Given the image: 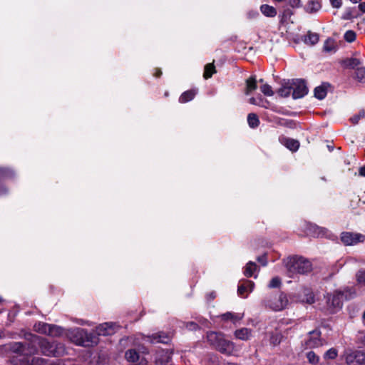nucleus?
Returning a JSON list of instances; mask_svg holds the SVG:
<instances>
[{
  "label": "nucleus",
  "instance_id": "obj_11",
  "mask_svg": "<svg viewBox=\"0 0 365 365\" xmlns=\"http://www.w3.org/2000/svg\"><path fill=\"white\" fill-rule=\"evenodd\" d=\"M292 97L294 99L304 97L308 93V88L305 81L301 79H297L292 83Z\"/></svg>",
  "mask_w": 365,
  "mask_h": 365
},
{
  "label": "nucleus",
  "instance_id": "obj_23",
  "mask_svg": "<svg viewBox=\"0 0 365 365\" xmlns=\"http://www.w3.org/2000/svg\"><path fill=\"white\" fill-rule=\"evenodd\" d=\"M327 93V91L325 84L317 86L314 89V96L319 100L324 99L326 97Z\"/></svg>",
  "mask_w": 365,
  "mask_h": 365
},
{
  "label": "nucleus",
  "instance_id": "obj_56",
  "mask_svg": "<svg viewBox=\"0 0 365 365\" xmlns=\"http://www.w3.org/2000/svg\"><path fill=\"white\" fill-rule=\"evenodd\" d=\"M5 175H6L5 170L2 168H0V176Z\"/></svg>",
  "mask_w": 365,
  "mask_h": 365
},
{
  "label": "nucleus",
  "instance_id": "obj_53",
  "mask_svg": "<svg viewBox=\"0 0 365 365\" xmlns=\"http://www.w3.org/2000/svg\"><path fill=\"white\" fill-rule=\"evenodd\" d=\"M249 103H250V104H252V105H257V100H256V98H254V97H252V98H250L249 99Z\"/></svg>",
  "mask_w": 365,
  "mask_h": 365
},
{
  "label": "nucleus",
  "instance_id": "obj_1",
  "mask_svg": "<svg viewBox=\"0 0 365 365\" xmlns=\"http://www.w3.org/2000/svg\"><path fill=\"white\" fill-rule=\"evenodd\" d=\"M27 342H15L11 346V350L14 353H21L24 355H33L41 353L47 356L58 357L65 354V346L56 341H49L47 339L34 334L26 336Z\"/></svg>",
  "mask_w": 365,
  "mask_h": 365
},
{
  "label": "nucleus",
  "instance_id": "obj_21",
  "mask_svg": "<svg viewBox=\"0 0 365 365\" xmlns=\"http://www.w3.org/2000/svg\"><path fill=\"white\" fill-rule=\"evenodd\" d=\"M361 61L356 58H346L343 61V65L346 68L356 69L358 67H361Z\"/></svg>",
  "mask_w": 365,
  "mask_h": 365
},
{
  "label": "nucleus",
  "instance_id": "obj_18",
  "mask_svg": "<svg viewBox=\"0 0 365 365\" xmlns=\"http://www.w3.org/2000/svg\"><path fill=\"white\" fill-rule=\"evenodd\" d=\"M235 336L238 339L247 341L250 339L252 331L247 328H242L235 331Z\"/></svg>",
  "mask_w": 365,
  "mask_h": 365
},
{
  "label": "nucleus",
  "instance_id": "obj_26",
  "mask_svg": "<svg viewBox=\"0 0 365 365\" xmlns=\"http://www.w3.org/2000/svg\"><path fill=\"white\" fill-rule=\"evenodd\" d=\"M321 4L319 1H311L306 6V11L308 13H314L321 9Z\"/></svg>",
  "mask_w": 365,
  "mask_h": 365
},
{
  "label": "nucleus",
  "instance_id": "obj_45",
  "mask_svg": "<svg viewBox=\"0 0 365 365\" xmlns=\"http://www.w3.org/2000/svg\"><path fill=\"white\" fill-rule=\"evenodd\" d=\"M331 6L334 8L339 9L342 5L341 0H329Z\"/></svg>",
  "mask_w": 365,
  "mask_h": 365
},
{
  "label": "nucleus",
  "instance_id": "obj_37",
  "mask_svg": "<svg viewBox=\"0 0 365 365\" xmlns=\"http://www.w3.org/2000/svg\"><path fill=\"white\" fill-rule=\"evenodd\" d=\"M356 33L352 30L347 31L344 36V40L349 43L354 42L356 40Z\"/></svg>",
  "mask_w": 365,
  "mask_h": 365
},
{
  "label": "nucleus",
  "instance_id": "obj_12",
  "mask_svg": "<svg viewBox=\"0 0 365 365\" xmlns=\"http://www.w3.org/2000/svg\"><path fill=\"white\" fill-rule=\"evenodd\" d=\"M307 348H315L323 345V340L320 338V332L317 330L310 331L309 338L305 342Z\"/></svg>",
  "mask_w": 365,
  "mask_h": 365
},
{
  "label": "nucleus",
  "instance_id": "obj_59",
  "mask_svg": "<svg viewBox=\"0 0 365 365\" xmlns=\"http://www.w3.org/2000/svg\"><path fill=\"white\" fill-rule=\"evenodd\" d=\"M215 297V293H213V292H212V293H211V294H210V298H211V299H214Z\"/></svg>",
  "mask_w": 365,
  "mask_h": 365
},
{
  "label": "nucleus",
  "instance_id": "obj_17",
  "mask_svg": "<svg viewBox=\"0 0 365 365\" xmlns=\"http://www.w3.org/2000/svg\"><path fill=\"white\" fill-rule=\"evenodd\" d=\"M319 36L317 33L309 31L308 34L302 37L304 43L309 46H314L318 43Z\"/></svg>",
  "mask_w": 365,
  "mask_h": 365
},
{
  "label": "nucleus",
  "instance_id": "obj_46",
  "mask_svg": "<svg viewBox=\"0 0 365 365\" xmlns=\"http://www.w3.org/2000/svg\"><path fill=\"white\" fill-rule=\"evenodd\" d=\"M186 327L189 330H196L197 329H198L199 327L195 322H190L187 323Z\"/></svg>",
  "mask_w": 365,
  "mask_h": 365
},
{
  "label": "nucleus",
  "instance_id": "obj_41",
  "mask_svg": "<svg viewBox=\"0 0 365 365\" xmlns=\"http://www.w3.org/2000/svg\"><path fill=\"white\" fill-rule=\"evenodd\" d=\"M356 280L359 283L365 285V269H360L356 274Z\"/></svg>",
  "mask_w": 365,
  "mask_h": 365
},
{
  "label": "nucleus",
  "instance_id": "obj_55",
  "mask_svg": "<svg viewBox=\"0 0 365 365\" xmlns=\"http://www.w3.org/2000/svg\"><path fill=\"white\" fill-rule=\"evenodd\" d=\"M6 192L5 187H0V195H4Z\"/></svg>",
  "mask_w": 365,
  "mask_h": 365
},
{
  "label": "nucleus",
  "instance_id": "obj_4",
  "mask_svg": "<svg viewBox=\"0 0 365 365\" xmlns=\"http://www.w3.org/2000/svg\"><path fill=\"white\" fill-rule=\"evenodd\" d=\"M355 292L351 289H345L343 291H336L333 294H327V305L330 312L334 313L342 307L344 299H349L353 297Z\"/></svg>",
  "mask_w": 365,
  "mask_h": 365
},
{
  "label": "nucleus",
  "instance_id": "obj_29",
  "mask_svg": "<svg viewBox=\"0 0 365 365\" xmlns=\"http://www.w3.org/2000/svg\"><path fill=\"white\" fill-rule=\"evenodd\" d=\"M247 122L249 125L252 128H257L259 124V120L257 115L252 113L248 114Z\"/></svg>",
  "mask_w": 365,
  "mask_h": 365
},
{
  "label": "nucleus",
  "instance_id": "obj_2",
  "mask_svg": "<svg viewBox=\"0 0 365 365\" xmlns=\"http://www.w3.org/2000/svg\"><path fill=\"white\" fill-rule=\"evenodd\" d=\"M207 340L211 346L222 354L231 355L235 351L234 343L226 339L222 333L210 331L207 334Z\"/></svg>",
  "mask_w": 365,
  "mask_h": 365
},
{
  "label": "nucleus",
  "instance_id": "obj_33",
  "mask_svg": "<svg viewBox=\"0 0 365 365\" xmlns=\"http://www.w3.org/2000/svg\"><path fill=\"white\" fill-rule=\"evenodd\" d=\"M353 8H346L341 16L343 20H350L353 18L358 17L359 14H354Z\"/></svg>",
  "mask_w": 365,
  "mask_h": 365
},
{
  "label": "nucleus",
  "instance_id": "obj_6",
  "mask_svg": "<svg viewBox=\"0 0 365 365\" xmlns=\"http://www.w3.org/2000/svg\"><path fill=\"white\" fill-rule=\"evenodd\" d=\"M34 329L39 334H46L53 337L60 336L63 332L61 327L41 322L35 324Z\"/></svg>",
  "mask_w": 365,
  "mask_h": 365
},
{
  "label": "nucleus",
  "instance_id": "obj_27",
  "mask_svg": "<svg viewBox=\"0 0 365 365\" xmlns=\"http://www.w3.org/2000/svg\"><path fill=\"white\" fill-rule=\"evenodd\" d=\"M257 266L255 262H249L245 267V275L247 277L253 276L255 271L257 269Z\"/></svg>",
  "mask_w": 365,
  "mask_h": 365
},
{
  "label": "nucleus",
  "instance_id": "obj_44",
  "mask_svg": "<svg viewBox=\"0 0 365 365\" xmlns=\"http://www.w3.org/2000/svg\"><path fill=\"white\" fill-rule=\"evenodd\" d=\"M312 227L314 230V234L315 235H317V237H319V235H324V229L323 228L319 227L317 225H312Z\"/></svg>",
  "mask_w": 365,
  "mask_h": 365
},
{
  "label": "nucleus",
  "instance_id": "obj_10",
  "mask_svg": "<svg viewBox=\"0 0 365 365\" xmlns=\"http://www.w3.org/2000/svg\"><path fill=\"white\" fill-rule=\"evenodd\" d=\"M341 240L344 245L352 246L365 240V235L360 233L344 232L341 234Z\"/></svg>",
  "mask_w": 365,
  "mask_h": 365
},
{
  "label": "nucleus",
  "instance_id": "obj_49",
  "mask_svg": "<svg viewBox=\"0 0 365 365\" xmlns=\"http://www.w3.org/2000/svg\"><path fill=\"white\" fill-rule=\"evenodd\" d=\"M257 261L260 262L263 266L267 265V259L265 256H261L257 257Z\"/></svg>",
  "mask_w": 365,
  "mask_h": 365
},
{
  "label": "nucleus",
  "instance_id": "obj_52",
  "mask_svg": "<svg viewBox=\"0 0 365 365\" xmlns=\"http://www.w3.org/2000/svg\"><path fill=\"white\" fill-rule=\"evenodd\" d=\"M359 9L361 13H365V2H361L359 4Z\"/></svg>",
  "mask_w": 365,
  "mask_h": 365
},
{
  "label": "nucleus",
  "instance_id": "obj_60",
  "mask_svg": "<svg viewBox=\"0 0 365 365\" xmlns=\"http://www.w3.org/2000/svg\"><path fill=\"white\" fill-rule=\"evenodd\" d=\"M362 318H363L364 323L365 324V312H364Z\"/></svg>",
  "mask_w": 365,
  "mask_h": 365
},
{
  "label": "nucleus",
  "instance_id": "obj_13",
  "mask_svg": "<svg viewBox=\"0 0 365 365\" xmlns=\"http://www.w3.org/2000/svg\"><path fill=\"white\" fill-rule=\"evenodd\" d=\"M125 358L130 361L135 363L134 365H148V361L144 357H140L135 349H129L125 352Z\"/></svg>",
  "mask_w": 365,
  "mask_h": 365
},
{
  "label": "nucleus",
  "instance_id": "obj_25",
  "mask_svg": "<svg viewBox=\"0 0 365 365\" xmlns=\"http://www.w3.org/2000/svg\"><path fill=\"white\" fill-rule=\"evenodd\" d=\"M292 90V86L291 83H287L285 85H283L278 91L277 93L281 97L287 98L288 97L291 91Z\"/></svg>",
  "mask_w": 365,
  "mask_h": 365
},
{
  "label": "nucleus",
  "instance_id": "obj_22",
  "mask_svg": "<svg viewBox=\"0 0 365 365\" xmlns=\"http://www.w3.org/2000/svg\"><path fill=\"white\" fill-rule=\"evenodd\" d=\"M222 320L228 321L230 320L233 322L241 320L243 318V314L227 312L221 315Z\"/></svg>",
  "mask_w": 365,
  "mask_h": 365
},
{
  "label": "nucleus",
  "instance_id": "obj_61",
  "mask_svg": "<svg viewBox=\"0 0 365 365\" xmlns=\"http://www.w3.org/2000/svg\"><path fill=\"white\" fill-rule=\"evenodd\" d=\"M363 343L365 345V334H364V339H363Z\"/></svg>",
  "mask_w": 365,
  "mask_h": 365
},
{
  "label": "nucleus",
  "instance_id": "obj_34",
  "mask_svg": "<svg viewBox=\"0 0 365 365\" xmlns=\"http://www.w3.org/2000/svg\"><path fill=\"white\" fill-rule=\"evenodd\" d=\"M249 292L248 287L245 283V281H240L238 285L237 294L239 296L242 297H246L247 295H245V293Z\"/></svg>",
  "mask_w": 365,
  "mask_h": 365
},
{
  "label": "nucleus",
  "instance_id": "obj_47",
  "mask_svg": "<svg viewBox=\"0 0 365 365\" xmlns=\"http://www.w3.org/2000/svg\"><path fill=\"white\" fill-rule=\"evenodd\" d=\"M245 283L248 287V291L249 292H251L252 290H253V288H254V286H255V284L253 282L250 281V280H245Z\"/></svg>",
  "mask_w": 365,
  "mask_h": 365
},
{
  "label": "nucleus",
  "instance_id": "obj_31",
  "mask_svg": "<svg viewBox=\"0 0 365 365\" xmlns=\"http://www.w3.org/2000/svg\"><path fill=\"white\" fill-rule=\"evenodd\" d=\"M171 359V353L168 351H163L160 356H158L157 361L160 364H165L170 362Z\"/></svg>",
  "mask_w": 365,
  "mask_h": 365
},
{
  "label": "nucleus",
  "instance_id": "obj_62",
  "mask_svg": "<svg viewBox=\"0 0 365 365\" xmlns=\"http://www.w3.org/2000/svg\"><path fill=\"white\" fill-rule=\"evenodd\" d=\"M1 301H2V298H1V297H0V302H1Z\"/></svg>",
  "mask_w": 365,
  "mask_h": 365
},
{
  "label": "nucleus",
  "instance_id": "obj_8",
  "mask_svg": "<svg viewBox=\"0 0 365 365\" xmlns=\"http://www.w3.org/2000/svg\"><path fill=\"white\" fill-rule=\"evenodd\" d=\"M71 340L78 346H86V343L91 341V334L86 329L75 328L70 332Z\"/></svg>",
  "mask_w": 365,
  "mask_h": 365
},
{
  "label": "nucleus",
  "instance_id": "obj_28",
  "mask_svg": "<svg viewBox=\"0 0 365 365\" xmlns=\"http://www.w3.org/2000/svg\"><path fill=\"white\" fill-rule=\"evenodd\" d=\"M304 297L302 299L303 302L307 304H312L314 302V296L313 292L309 289H304L303 290Z\"/></svg>",
  "mask_w": 365,
  "mask_h": 365
},
{
  "label": "nucleus",
  "instance_id": "obj_20",
  "mask_svg": "<svg viewBox=\"0 0 365 365\" xmlns=\"http://www.w3.org/2000/svg\"><path fill=\"white\" fill-rule=\"evenodd\" d=\"M260 11L263 15L267 17H274L277 14L276 9L268 4H262L260 6Z\"/></svg>",
  "mask_w": 365,
  "mask_h": 365
},
{
  "label": "nucleus",
  "instance_id": "obj_54",
  "mask_svg": "<svg viewBox=\"0 0 365 365\" xmlns=\"http://www.w3.org/2000/svg\"><path fill=\"white\" fill-rule=\"evenodd\" d=\"M162 74V71L159 68H156V73H155V76L156 77H160Z\"/></svg>",
  "mask_w": 365,
  "mask_h": 365
},
{
  "label": "nucleus",
  "instance_id": "obj_14",
  "mask_svg": "<svg viewBox=\"0 0 365 365\" xmlns=\"http://www.w3.org/2000/svg\"><path fill=\"white\" fill-rule=\"evenodd\" d=\"M116 326L113 323L106 322L96 327V334L101 336L111 335L115 333Z\"/></svg>",
  "mask_w": 365,
  "mask_h": 365
},
{
  "label": "nucleus",
  "instance_id": "obj_3",
  "mask_svg": "<svg viewBox=\"0 0 365 365\" xmlns=\"http://www.w3.org/2000/svg\"><path fill=\"white\" fill-rule=\"evenodd\" d=\"M285 265L288 275L290 277H293L297 274H307L312 270L311 262L303 257H289L287 259Z\"/></svg>",
  "mask_w": 365,
  "mask_h": 365
},
{
  "label": "nucleus",
  "instance_id": "obj_7",
  "mask_svg": "<svg viewBox=\"0 0 365 365\" xmlns=\"http://www.w3.org/2000/svg\"><path fill=\"white\" fill-rule=\"evenodd\" d=\"M265 306L273 311H281L285 309L288 304V299L285 294L280 293L278 295L272 296L265 300Z\"/></svg>",
  "mask_w": 365,
  "mask_h": 365
},
{
  "label": "nucleus",
  "instance_id": "obj_16",
  "mask_svg": "<svg viewBox=\"0 0 365 365\" xmlns=\"http://www.w3.org/2000/svg\"><path fill=\"white\" fill-rule=\"evenodd\" d=\"M279 142L292 151H297L299 147L298 140L287 137H279Z\"/></svg>",
  "mask_w": 365,
  "mask_h": 365
},
{
  "label": "nucleus",
  "instance_id": "obj_57",
  "mask_svg": "<svg viewBox=\"0 0 365 365\" xmlns=\"http://www.w3.org/2000/svg\"><path fill=\"white\" fill-rule=\"evenodd\" d=\"M272 1L274 2H277V3H282V2H285L286 0H272Z\"/></svg>",
  "mask_w": 365,
  "mask_h": 365
},
{
  "label": "nucleus",
  "instance_id": "obj_32",
  "mask_svg": "<svg viewBox=\"0 0 365 365\" xmlns=\"http://www.w3.org/2000/svg\"><path fill=\"white\" fill-rule=\"evenodd\" d=\"M324 51L327 52L336 51V46L332 38H328L324 43Z\"/></svg>",
  "mask_w": 365,
  "mask_h": 365
},
{
  "label": "nucleus",
  "instance_id": "obj_15",
  "mask_svg": "<svg viewBox=\"0 0 365 365\" xmlns=\"http://www.w3.org/2000/svg\"><path fill=\"white\" fill-rule=\"evenodd\" d=\"M171 336L164 332H159L158 334H153L151 336H147V341L151 343H163L168 344L170 341Z\"/></svg>",
  "mask_w": 365,
  "mask_h": 365
},
{
  "label": "nucleus",
  "instance_id": "obj_35",
  "mask_svg": "<svg viewBox=\"0 0 365 365\" xmlns=\"http://www.w3.org/2000/svg\"><path fill=\"white\" fill-rule=\"evenodd\" d=\"M356 78L361 83H365V68L363 66L358 67L356 69Z\"/></svg>",
  "mask_w": 365,
  "mask_h": 365
},
{
  "label": "nucleus",
  "instance_id": "obj_50",
  "mask_svg": "<svg viewBox=\"0 0 365 365\" xmlns=\"http://www.w3.org/2000/svg\"><path fill=\"white\" fill-rule=\"evenodd\" d=\"M359 175L365 177V165L359 169Z\"/></svg>",
  "mask_w": 365,
  "mask_h": 365
},
{
  "label": "nucleus",
  "instance_id": "obj_39",
  "mask_svg": "<svg viewBox=\"0 0 365 365\" xmlns=\"http://www.w3.org/2000/svg\"><path fill=\"white\" fill-rule=\"evenodd\" d=\"M337 350L334 348H331L327 351L324 355L326 359H334L337 356Z\"/></svg>",
  "mask_w": 365,
  "mask_h": 365
},
{
  "label": "nucleus",
  "instance_id": "obj_58",
  "mask_svg": "<svg viewBox=\"0 0 365 365\" xmlns=\"http://www.w3.org/2000/svg\"><path fill=\"white\" fill-rule=\"evenodd\" d=\"M350 1H351L353 4H356L358 2H359L361 0H349Z\"/></svg>",
  "mask_w": 365,
  "mask_h": 365
},
{
  "label": "nucleus",
  "instance_id": "obj_30",
  "mask_svg": "<svg viewBox=\"0 0 365 365\" xmlns=\"http://www.w3.org/2000/svg\"><path fill=\"white\" fill-rule=\"evenodd\" d=\"M216 72L215 67L213 63H208L205 66L203 77L205 79L210 78L213 73Z\"/></svg>",
  "mask_w": 365,
  "mask_h": 365
},
{
  "label": "nucleus",
  "instance_id": "obj_48",
  "mask_svg": "<svg viewBox=\"0 0 365 365\" xmlns=\"http://www.w3.org/2000/svg\"><path fill=\"white\" fill-rule=\"evenodd\" d=\"M247 16L250 19H254L259 16V13L257 11H250L247 13Z\"/></svg>",
  "mask_w": 365,
  "mask_h": 365
},
{
  "label": "nucleus",
  "instance_id": "obj_38",
  "mask_svg": "<svg viewBox=\"0 0 365 365\" xmlns=\"http://www.w3.org/2000/svg\"><path fill=\"white\" fill-rule=\"evenodd\" d=\"M307 358L309 363L312 364H316L319 362V356L312 351H309L307 354Z\"/></svg>",
  "mask_w": 365,
  "mask_h": 365
},
{
  "label": "nucleus",
  "instance_id": "obj_24",
  "mask_svg": "<svg viewBox=\"0 0 365 365\" xmlns=\"http://www.w3.org/2000/svg\"><path fill=\"white\" fill-rule=\"evenodd\" d=\"M196 93L195 91L190 90L187 91L181 94L179 98V101L181 103H187L191 100H192L195 96Z\"/></svg>",
  "mask_w": 365,
  "mask_h": 365
},
{
  "label": "nucleus",
  "instance_id": "obj_43",
  "mask_svg": "<svg viewBox=\"0 0 365 365\" xmlns=\"http://www.w3.org/2000/svg\"><path fill=\"white\" fill-rule=\"evenodd\" d=\"M285 2L292 8H299L301 6L300 0H286Z\"/></svg>",
  "mask_w": 365,
  "mask_h": 365
},
{
  "label": "nucleus",
  "instance_id": "obj_19",
  "mask_svg": "<svg viewBox=\"0 0 365 365\" xmlns=\"http://www.w3.org/2000/svg\"><path fill=\"white\" fill-rule=\"evenodd\" d=\"M257 88V80L255 76H250L248 79L246 81V87L245 93L246 95L250 94L252 92L255 91Z\"/></svg>",
  "mask_w": 365,
  "mask_h": 365
},
{
  "label": "nucleus",
  "instance_id": "obj_9",
  "mask_svg": "<svg viewBox=\"0 0 365 365\" xmlns=\"http://www.w3.org/2000/svg\"><path fill=\"white\" fill-rule=\"evenodd\" d=\"M348 365H365V351H350L344 354Z\"/></svg>",
  "mask_w": 365,
  "mask_h": 365
},
{
  "label": "nucleus",
  "instance_id": "obj_51",
  "mask_svg": "<svg viewBox=\"0 0 365 365\" xmlns=\"http://www.w3.org/2000/svg\"><path fill=\"white\" fill-rule=\"evenodd\" d=\"M271 342L274 344V345H276L277 344L279 343V341L278 340V337L277 336H272L271 337Z\"/></svg>",
  "mask_w": 365,
  "mask_h": 365
},
{
  "label": "nucleus",
  "instance_id": "obj_40",
  "mask_svg": "<svg viewBox=\"0 0 365 365\" xmlns=\"http://www.w3.org/2000/svg\"><path fill=\"white\" fill-rule=\"evenodd\" d=\"M260 90H261L262 93H263V94L267 96H272L274 94L272 87L267 83L263 84L260 87Z\"/></svg>",
  "mask_w": 365,
  "mask_h": 365
},
{
  "label": "nucleus",
  "instance_id": "obj_36",
  "mask_svg": "<svg viewBox=\"0 0 365 365\" xmlns=\"http://www.w3.org/2000/svg\"><path fill=\"white\" fill-rule=\"evenodd\" d=\"M364 118H365V110H361L357 114L353 115L350 118V121L351 122L352 124L356 125L359 123L360 119Z\"/></svg>",
  "mask_w": 365,
  "mask_h": 365
},
{
  "label": "nucleus",
  "instance_id": "obj_42",
  "mask_svg": "<svg viewBox=\"0 0 365 365\" xmlns=\"http://www.w3.org/2000/svg\"><path fill=\"white\" fill-rule=\"evenodd\" d=\"M281 284V279L278 277H275L271 279L269 284V288H277Z\"/></svg>",
  "mask_w": 365,
  "mask_h": 365
},
{
  "label": "nucleus",
  "instance_id": "obj_5",
  "mask_svg": "<svg viewBox=\"0 0 365 365\" xmlns=\"http://www.w3.org/2000/svg\"><path fill=\"white\" fill-rule=\"evenodd\" d=\"M19 356L14 359L15 365H63L58 360L51 361L41 357H34L31 361L26 359L21 353H19Z\"/></svg>",
  "mask_w": 365,
  "mask_h": 365
}]
</instances>
